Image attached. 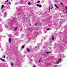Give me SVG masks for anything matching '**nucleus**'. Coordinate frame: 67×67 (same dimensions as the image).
<instances>
[{"mask_svg":"<svg viewBox=\"0 0 67 67\" xmlns=\"http://www.w3.org/2000/svg\"><path fill=\"white\" fill-rule=\"evenodd\" d=\"M33 67H36V66H34Z\"/></svg>","mask_w":67,"mask_h":67,"instance_id":"obj_28","label":"nucleus"},{"mask_svg":"<svg viewBox=\"0 0 67 67\" xmlns=\"http://www.w3.org/2000/svg\"><path fill=\"white\" fill-rule=\"evenodd\" d=\"M67 11H66V13H67Z\"/></svg>","mask_w":67,"mask_h":67,"instance_id":"obj_27","label":"nucleus"},{"mask_svg":"<svg viewBox=\"0 0 67 67\" xmlns=\"http://www.w3.org/2000/svg\"><path fill=\"white\" fill-rule=\"evenodd\" d=\"M26 50L28 52H30V49H29V48H27L26 49Z\"/></svg>","mask_w":67,"mask_h":67,"instance_id":"obj_1","label":"nucleus"},{"mask_svg":"<svg viewBox=\"0 0 67 67\" xmlns=\"http://www.w3.org/2000/svg\"><path fill=\"white\" fill-rule=\"evenodd\" d=\"M40 2V1H38L37 2V3H38Z\"/></svg>","mask_w":67,"mask_h":67,"instance_id":"obj_16","label":"nucleus"},{"mask_svg":"<svg viewBox=\"0 0 67 67\" xmlns=\"http://www.w3.org/2000/svg\"><path fill=\"white\" fill-rule=\"evenodd\" d=\"M59 60H58V61L57 62V64H58V63H59Z\"/></svg>","mask_w":67,"mask_h":67,"instance_id":"obj_9","label":"nucleus"},{"mask_svg":"<svg viewBox=\"0 0 67 67\" xmlns=\"http://www.w3.org/2000/svg\"><path fill=\"white\" fill-rule=\"evenodd\" d=\"M51 6H49V11H50V8H51Z\"/></svg>","mask_w":67,"mask_h":67,"instance_id":"obj_10","label":"nucleus"},{"mask_svg":"<svg viewBox=\"0 0 67 67\" xmlns=\"http://www.w3.org/2000/svg\"><path fill=\"white\" fill-rule=\"evenodd\" d=\"M11 64L12 66H13V63H11Z\"/></svg>","mask_w":67,"mask_h":67,"instance_id":"obj_24","label":"nucleus"},{"mask_svg":"<svg viewBox=\"0 0 67 67\" xmlns=\"http://www.w3.org/2000/svg\"><path fill=\"white\" fill-rule=\"evenodd\" d=\"M4 7V5H2V8H1V9H3V7Z\"/></svg>","mask_w":67,"mask_h":67,"instance_id":"obj_7","label":"nucleus"},{"mask_svg":"<svg viewBox=\"0 0 67 67\" xmlns=\"http://www.w3.org/2000/svg\"><path fill=\"white\" fill-rule=\"evenodd\" d=\"M36 5L37 6H39V4H37Z\"/></svg>","mask_w":67,"mask_h":67,"instance_id":"obj_18","label":"nucleus"},{"mask_svg":"<svg viewBox=\"0 0 67 67\" xmlns=\"http://www.w3.org/2000/svg\"><path fill=\"white\" fill-rule=\"evenodd\" d=\"M9 3L10 5H11V2H9Z\"/></svg>","mask_w":67,"mask_h":67,"instance_id":"obj_22","label":"nucleus"},{"mask_svg":"<svg viewBox=\"0 0 67 67\" xmlns=\"http://www.w3.org/2000/svg\"><path fill=\"white\" fill-rule=\"evenodd\" d=\"M39 8H42V6L41 5H39Z\"/></svg>","mask_w":67,"mask_h":67,"instance_id":"obj_8","label":"nucleus"},{"mask_svg":"<svg viewBox=\"0 0 67 67\" xmlns=\"http://www.w3.org/2000/svg\"><path fill=\"white\" fill-rule=\"evenodd\" d=\"M52 53V52H46V54H49V53Z\"/></svg>","mask_w":67,"mask_h":67,"instance_id":"obj_6","label":"nucleus"},{"mask_svg":"<svg viewBox=\"0 0 67 67\" xmlns=\"http://www.w3.org/2000/svg\"><path fill=\"white\" fill-rule=\"evenodd\" d=\"M8 2V0L7 1H5V2Z\"/></svg>","mask_w":67,"mask_h":67,"instance_id":"obj_20","label":"nucleus"},{"mask_svg":"<svg viewBox=\"0 0 67 67\" xmlns=\"http://www.w3.org/2000/svg\"><path fill=\"white\" fill-rule=\"evenodd\" d=\"M65 9H66V10L67 9V7L66 6L65 8Z\"/></svg>","mask_w":67,"mask_h":67,"instance_id":"obj_23","label":"nucleus"},{"mask_svg":"<svg viewBox=\"0 0 67 67\" xmlns=\"http://www.w3.org/2000/svg\"><path fill=\"white\" fill-rule=\"evenodd\" d=\"M9 42L10 43H11V38H9Z\"/></svg>","mask_w":67,"mask_h":67,"instance_id":"obj_4","label":"nucleus"},{"mask_svg":"<svg viewBox=\"0 0 67 67\" xmlns=\"http://www.w3.org/2000/svg\"><path fill=\"white\" fill-rule=\"evenodd\" d=\"M37 23H36L35 24V25H37Z\"/></svg>","mask_w":67,"mask_h":67,"instance_id":"obj_25","label":"nucleus"},{"mask_svg":"<svg viewBox=\"0 0 67 67\" xmlns=\"http://www.w3.org/2000/svg\"><path fill=\"white\" fill-rule=\"evenodd\" d=\"M15 30H17L18 29V28L17 27H16L15 28Z\"/></svg>","mask_w":67,"mask_h":67,"instance_id":"obj_15","label":"nucleus"},{"mask_svg":"<svg viewBox=\"0 0 67 67\" xmlns=\"http://www.w3.org/2000/svg\"><path fill=\"white\" fill-rule=\"evenodd\" d=\"M3 57L4 58H5V56H3Z\"/></svg>","mask_w":67,"mask_h":67,"instance_id":"obj_21","label":"nucleus"},{"mask_svg":"<svg viewBox=\"0 0 67 67\" xmlns=\"http://www.w3.org/2000/svg\"><path fill=\"white\" fill-rule=\"evenodd\" d=\"M0 60H2V61H5L4 60V59H3L1 58H0Z\"/></svg>","mask_w":67,"mask_h":67,"instance_id":"obj_2","label":"nucleus"},{"mask_svg":"<svg viewBox=\"0 0 67 67\" xmlns=\"http://www.w3.org/2000/svg\"><path fill=\"white\" fill-rule=\"evenodd\" d=\"M54 39H55V38H54V37H52V40L53 41H54Z\"/></svg>","mask_w":67,"mask_h":67,"instance_id":"obj_5","label":"nucleus"},{"mask_svg":"<svg viewBox=\"0 0 67 67\" xmlns=\"http://www.w3.org/2000/svg\"><path fill=\"white\" fill-rule=\"evenodd\" d=\"M22 48H23H23H24V46H23L22 47Z\"/></svg>","mask_w":67,"mask_h":67,"instance_id":"obj_11","label":"nucleus"},{"mask_svg":"<svg viewBox=\"0 0 67 67\" xmlns=\"http://www.w3.org/2000/svg\"><path fill=\"white\" fill-rule=\"evenodd\" d=\"M30 26H31V24H30Z\"/></svg>","mask_w":67,"mask_h":67,"instance_id":"obj_26","label":"nucleus"},{"mask_svg":"<svg viewBox=\"0 0 67 67\" xmlns=\"http://www.w3.org/2000/svg\"><path fill=\"white\" fill-rule=\"evenodd\" d=\"M41 59L40 60L38 61V63H40V62H41Z\"/></svg>","mask_w":67,"mask_h":67,"instance_id":"obj_14","label":"nucleus"},{"mask_svg":"<svg viewBox=\"0 0 67 67\" xmlns=\"http://www.w3.org/2000/svg\"><path fill=\"white\" fill-rule=\"evenodd\" d=\"M47 30H48V31H49V28H48L47 29Z\"/></svg>","mask_w":67,"mask_h":67,"instance_id":"obj_19","label":"nucleus"},{"mask_svg":"<svg viewBox=\"0 0 67 67\" xmlns=\"http://www.w3.org/2000/svg\"><path fill=\"white\" fill-rule=\"evenodd\" d=\"M52 8H51V9L52 10Z\"/></svg>","mask_w":67,"mask_h":67,"instance_id":"obj_29","label":"nucleus"},{"mask_svg":"<svg viewBox=\"0 0 67 67\" xmlns=\"http://www.w3.org/2000/svg\"><path fill=\"white\" fill-rule=\"evenodd\" d=\"M4 13H5V14H6V13H5V12Z\"/></svg>","mask_w":67,"mask_h":67,"instance_id":"obj_30","label":"nucleus"},{"mask_svg":"<svg viewBox=\"0 0 67 67\" xmlns=\"http://www.w3.org/2000/svg\"><path fill=\"white\" fill-rule=\"evenodd\" d=\"M54 5L55 7L57 8V9H58V7L56 6V5L55 4H54Z\"/></svg>","mask_w":67,"mask_h":67,"instance_id":"obj_3","label":"nucleus"},{"mask_svg":"<svg viewBox=\"0 0 67 67\" xmlns=\"http://www.w3.org/2000/svg\"><path fill=\"white\" fill-rule=\"evenodd\" d=\"M28 4L29 5H31V3H30V2H29L28 3Z\"/></svg>","mask_w":67,"mask_h":67,"instance_id":"obj_12","label":"nucleus"},{"mask_svg":"<svg viewBox=\"0 0 67 67\" xmlns=\"http://www.w3.org/2000/svg\"><path fill=\"white\" fill-rule=\"evenodd\" d=\"M58 60H59V62H60L61 61V59H59Z\"/></svg>","mask_w":67,"mask_h":67,"instance_id":"obj_13","label":"nucleus"},{"mask_svg":"<svg viewBox=\"0 0 67 67\" xmlns=\"http://www.w3.org/2000/svg\"><path fill=\"white\" fill-rule=\"evenodd\" d=\"M60 4H62V5H63V3L62 2H61L60 3Z\"/></svg>","mask_w":67,"mask_h":67,"instance_id":"obj_17","label":"nucleus"}]
</instances>
